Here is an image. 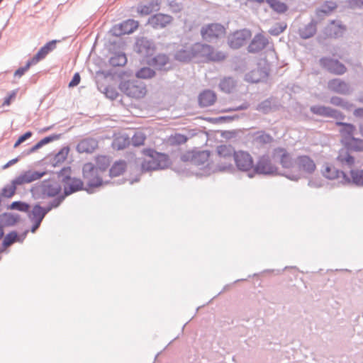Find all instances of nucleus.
Wrapping results in <instances>:
<instances>
[{
    "label": "nucleus",
    "mask_w": 363,
    "mask_h": 363,
    "mask_svg": "<svg viewBox=\"0 0 363 363\" xmlns=\"http://www.w3.org/2000/svg\"><path fill=\"white\" fill-rule=\"evenodd\" d=\"M138 25L139 23L137 21L128 19L119 25L115 26L112 31L117 36L130 34L138 28Z\"/></svg>",
    "instance_id": "2eb2a0df"
},
{
    "label": "nucleus",
    "mask_w": 363,
    "mask_h": 363,
    "mask_svg": "<svg viewBox=\"0 0 363 363\" xmlns=\"http://www.w3.org/2000/svg\"><path fill=\"white\" fill-rule=\"evenodd\" d=\"M219 86L221 91L230 93L235 87V82L232 78L225 77L220 81Z\"/></svg>",
    "instance_id": "58836bf2"
},
{
    "label": "nucleus",
    "mask_w": 363,
    "mask_h": 363,
    "mask_svg": "<svg viewBox=\"0 0 363 363\" xmlns=\"http://www.w3.org/2000/svg\"><path fill=\"white\" fill-rule=\"evenodd\" d=\"M346 27L340 23L332 21L324 29V34L327 38H337L342 36Z\"/></svg>",
    "instance_id": "a211bd4d"
},
{
    "label": "nucleus",
    "mask_w": 363,
    "mask_h": 363,
    "mask_svg": "<svg viewBox=\"0 0 363 363\" xmlns=\"http://www.w3.org/2000/svg\"><path fill=\"white\" fill-rule=\"evenodd\" d=\"M316 25V22L313 21L308 24L301 28L298 31L300 36L303 39L310 38L313 36L317 31Z\"/></svg>",
    "instance_id": "2f4dec72"
},
{
    "label": "nucleus",
    "mask_w": 363,
    "mask_h": 363,
    "mask_svg": "<svg viewBox=\"0 0 363 363\" xmlns=\"http://www.w3.org/2000/svg\"><path fill=\"white\" fill-rule=\"evenodd\" d=\"M345 146L350 151H363V140L351 138L348 141L345 142Z\"/></svg>",
    "instance_id": "c9c22d12"
},
{
    "label": "nucleus",
    "mask_w": 363,
    "mask_h": 363,
    "mask_svg": "<svg viewBox=\"0 0 363 363\" xmlns=\"http://www.w3.org/2000/svg\"><path fill=\"white\" fill-rule=\"evenodd\" d=\"M322 175L328 179H335L340 177L342 178V182L345 183L350 182V179L346 175V174L337 169L334 166L325 164L323 165L321 169Z\"/></svg>",
    "instance_id": "4468645a"
},
{
    "label": "nucleus",
    "mask_w": 363,
    "mask_h": 363,
    "mask_svg": "<svg viewBox=\"0 0 363 363\" xmlns=\"http://www.w3.org/2000/svg\"><path fill=\"white\" fill-rule=\"evenodd\" d=\"M329 90L340 94H348L350 86L347 83L340 79H333L328 82Z\"/></svg>",
    "instance_id": "4be33fe9"
},
{
    "label": "nucleus",
    "mask_w": 363,
    "mask_h": 363,
    "mask_svg": "<svg viewBox=\"0 0 363 363\" xmlns=\"http://www.w3.org/2000/svg\"><path fill=\"white\" fill-rule=\"evenodd\" d=\"M172 20L173 18L169 15L157 13L148 19V24L156 29L163 28L169 25Z\"/></svg>",
    "instance_id": "f3484780"
},
{
    "label": "nucleus",
    "mask_w": 363,
    "mask_h": 363,
    "mask_svg": "<svg viewBox=\"0 0 363 363\" xmlns=\"http://www.w3.org/2000/svg\"><path fill=\"white\" fill-rule=\"evenodd\" d=\"M257 72L253 71L252 72L251 74H249L247 76V79L251 82L257 83L259 81V78L255 77Z\"/></svg>",
    "instance_id": "bf43d9fd"
},
{
    "label": "nucleus",
    "mask_w": 363,
    "mask_h": 363,
    "mask_svg": "<svg viewBox=\"0 0 363 363\" xmlns=\"http://www.w3.org/2000/svg\"><path fill=\"white\" fill-rule=\"evenodd\" d=\"M235 163L238 169L244 172L250 170L254 167L252 156L247 152L238 151L235 155Z\"/></svg>",
    "instance_id": "ddd939ff"
},
{
    "label": "nucleus",
    "mask_w": 363,
    "mask_h": 363,
    "mask_svg": "<svg viewBox=\"0 0 363 363\" xmlns=\"http://www.w3.org/2000/svg\"><path fill=\"white\" fill-rule=\"evenodd\" d=\"M209 156L208 151H194V164L196 165L204 164L208 160Z\"/></svg>",
    "instance_id": "a19ab883"
},
{
    "label": "nucleus",
    "mask_w": 363,
    "mask_h": 363,
    "mask_svg": "<svg viewBox=\"0 0 363 363\" xmlns=\"http://www.w3.org/2000/svg\"><path fill=\"white\" fill-rule=\"evenodd\" d=\"M286 28L284 23H277L273 28L269 30V33L273 35H278L281 33Z\"/></svg>",
    "instance_id": "603ef678"
},
{
    "label": "nucleus",
    "mask_w": 363,
    "mask_h": 363,
    "mask_svg": "<svg viewBox=\"0 0 363 363\" xmlns=\"http://www.w3.org/2000/svg\"><path fill=\"white\" fill-rule=\"evenodd\" d=\"M57 42L56 40H53L47 43L38 50L35 55L30 59L32 62L35 65L39 61L44 59L51 51L55 49Z\"/></svg>",
    "instance_id": "393cba45"
},
{
    "label": "nucleus",
    "mask_w": 363,
    "mask_h": 363,
    "mask_svg": "<svg viewBox=\"0 0 363 363\" xmlns=\"http://www.w3.org/2000/svg\"><path fill=\"white\" fill-rule=\"evenodd\" d=\"M98 147V141L91 138L82 140L77 146L80 153H91Z\"/></svg>",
    "instance_id": "b1692460"
},
{
    "label": "nucleus",
    "mask_w": 363,
    "mask_h": 363,
    "mask_svg": "<svg viewBox=\"0 0 363 363\" xmlns=\"http://www.w3.org/2000/svg\"><path fill=\"white\" fill-rule=\"evenodd\" d=\"M216 94L211 90H205L199 96V105L202 107H207L213 105L216 101Z\"/></svg>",
    "instance_id": "c756f323"
},
{
    "label": "nucleus",
    "mask_w": 363,
    "mask_h": 363,
    "mask_svg": "<svg viewBox=\"0 0 363 363\" xmlns=\"http://www.w3.org/2000/svg\"><path fill=\"white\" fill-rule=\"evenodd\" d=\"M17 95V90H13L9 94L8 96H6L5 99H4V101L3 102V106H9L11 103V101L15 99L16 96Z\"/></svg>",
    "instance_id": "5fc2aeb1"
},
{
    "label": "nucleus",
    "mask_w": 363,
    "mask_h": 363,
    "mask_svg": "<svg viewBox=\"0 0 363 363\" xmlns=\"http://www.w3.org/2000/svg\"><path fill=\"white\" fill-rule=\"evenodd\" d=\"M29 208L30 206L28 204L21 201H14L9 206L10 209H15L22 212L28 211Z\"/></svg>",
    "instance_id": "09e8293b"
},
{
    "label": "nucleus",
    "mask_w": 363,
    "mask_h": 363,
    "mask_svg": "<svg viewBox=\"0 0 363 363\" xmlns=\"http://www.w3.org/2000/svg\"><path fill=\"white\" fill-rule=\"evenodd\" d=\"M60 204V201L52 203L51 206L48 208H43L39 205L33 206L32 211L29 213V218L33 223L31 228V232L35 233V230L39 228L42 220L45 216L52 209V208L57 207Z\"/></svg>",
    "instance_id": "6e6552de"
},
{
    "label": "nucleus",
    "mask_w": 363,
    "mask_h": 363,
    "mask_svg": "<svg viewBox=\"0 0 363 363\" xmlns=\"http://www.w3.org/2000/svg\"><path fill=\"white\" fill-rule=\"evenodd\" d=\"M257 1L259 3L264 1V0ZM265 1L269 4L270 8L277 13H283L288 9L287 5L279 0H265Z\"/></svg>",
    "instance_id": "473e14b6"
},
{
    "label": "nucleus",
    "mask_w": 363,
    "mask_h": 363,
    "mask_svg": "<svg viewBox=\"0 0 363 363\" xmlns=\"http://www.w3.org/2000/svg\"><path fill=\"white\" fill-rule=\"evenodd\" d=\"M188 140V138L180 133H175L171 135L167 138V143L171 145H179L184 144Z\"/></svg>",
    "instance_id": "ea45409f"
},
{
    "label": "nucleus",
    "mask_w": 363,
    "mask_h": 363,
    "mask_svg": "<svg viewBox=\"0 0 363 363\" xmlns=\"http://www.w3.org/2000/svg\"><path fill=\"white\" fill-rule=\"evenodd\" d=\"M83 177L90 187H99L103 185V174L95 168V166L91 163H86L83 167Z\"/></svg>",
    "instance_id": "423d86ee"
},
{
    "label": "nucleus",
    "mask_w": 363,
    "mask_h": 363,
    "mask_svg": "<svg viewBox=\"0 0 363 363\" xmlns=\"http://www.w3.org/2000/svg\"><path fill=\"white\" fill-rule=\"evenodd\" d=\"M21 143H22L21 142H18V139L17 140V141L15 143L13 147L16 148Z\"/></svg>",
    "instance_id": "774afa93"
},
{
    "label": "nucleus",
    "mask_w": 363,
    "mask_h": 363,
    "mask_svg": "<svg viewBox=\"0 0 363 363\" xmlns=\"http://www.w3.org/2000/svg\"><path fill=\"white\" fill-rule=\"evenodd\" d=\"M195 52L199 53V59L206 62H221L226 57L225 52L218 50L214 47L204 43H195Z\"/></svg>",
    "instance_id": "f03ea898"
},
{
    "label": "nucleus",
    "mask_w": 363,
    "mask_h": 363,
    "mask_svg": "<svg viewBox=\"0 0 363 363\" xmlns=\"http://www.w3.org/2000/svg\"><path fill=\"white\" fill-rule=\"evenodd\" d=\"M175 58L182 62H187L193 58H199V53L195 52V44L190 48L178 50L175 55Z\"/></svg>",
    "instance_id": "cd10ccee"
},
{
    "label": "nucleus",
    "mask_w": 363,
    "mask_h": 363,
    "mask_svg": "<svg viewBox=\"0 0 363 363\" xmlns=\"http://www.w3.org/2000/svg\"><path fill=\"white\" fill-rule=\"evenodd\" d=\"M146 140V135L142 132H136L132 138V143L134 146H140L144 145Z\"/></svg>",
    "instance_id": "de8ad7c7"
},
{
    "label": "nucleus",
    "mask_w": 363,
    "mask_h": 363,
    "mask_svg": "<svg viewBox=\"0 0 363 363\" xmlns=\"http://www.w3.org/2000/svg\"><path fill=\"white\" fill-rule=\"evenodd\" d=\"M105 94L111 99H115L118 96V92L112 87H107Z\"/></svg>",
    "instance_id": "4d7b16f0"
},
{
    "label": "nucleus",
    "mask_w": 363,
    "mask_h": 363,
    "mask_svg": "<svg viewBox=\"0 0 363 363\" xmlns=\"http://www.w3.org/2000/svg\"><path fill=\"white\" fill-rule=\"evenodd\" d=\"M4 235V230L2 226L0 225V240L2 238Z\"/></svg>",
    "instance_id": "338daca9"
},
{
    "label": "nucleus",
    "mask_w": 363,
    "mask_h": 363,
    "mask_svg": "<svg viewBox=\"0 0 363 363\" xmlns=\"http://www.w3.org/2000/svg\"><path fill=\"white\" fill-rule=\"evenodd\" d=\"M146 63L154 67L155 69H165L166 66L169 63V59L164 54H159L154 57L147 60Z\"/></svg>",
    "instance_id": "bb28decb"
},
{
    "label": "nucleus",
    "mask_w": 363,
    "mask_h": 363,
    "mask_svg": "<svg viewBox=\"0 0 363 363\" xmlns=\"http://www.w3.org/2000/svg\"><path fill=\"white\" fill-rule=\"evenodd\" d=\"M31 135H32L31 132H26V133H24L23 135H22L21 136H20L18 138V142L23 143L26 140L28 139Z\"/></svg>",
    "instance_id": "680f3d73"
},
{
    "label": "nucleus",
    "mask_w": 363,
    "mask_h": 363,
    "mask_svg": "<svg viewBox=\"0 0 363 363\" xmlns=\"http://www.w3.org/2000/svg\"><path fill=\"white\" fill-rule=\"evenodd\" d=\"M155 72L154 69L144 67L138 69L135 73V77L138 79H152L155 76Z\"/></svg>",
    "instance_id": "4c0bfd02"
},
{
    "label": "nucleus",
    "mask_w": 363,
    "mask_h": 363,
    "mask_svg": "<svg viewBox=\"0 0 363 363\" xmlns=\"http://www.w3.org/2000/svg\"><path fill=\"white\" fill-rule=\"evenodd\" d=\"M330 103L335 106H340V107H342V108H347V109H348L352 106V104L344 101L342 99L337 97V96L332 97L330 99Z\"/></svg>",
    "instance_id": "8fccbe9b"
},
{
    "label": "nucleus",
    "mask_w": 363,
    "mask_h": 363,
    "mask_svg": "<svg viewBox=\"0 0 363 363\" xmlns=\"http://www.w3.org/2000/svg\"><path fill=\"white\" fill-rule=\"evenodd\" d=\"M313 113L334 118H343L344 116L338 111L331 108L330 107L323 106H314L311 108Z\"/></svg>",
    "instance_id": "412c9836"
},
{
    "label": "nucleus",
    "mask_w": 363,
    "mask_h": 363,
    "mask_svg": "<svg viewBox=\"0 0 363 363\" xmlns=\"http://www.w3.org/2000/svg\"><path fill=\"white\" fill-rule=\"evenodd\" d=\"M350 175L352 182L360 186H363V169L362 170H351Z\"/></svg>",
    "instance_id": "49530a36"
},
{
    "label": "nucleus",
    "mask_w": 363,
    "mask_h": 363,
    "mask_svg": "<svg viewBox=\"0 0 363 363\" xmlns=\"http://www.w3.org/2000/svg\"><path fill=\"white\" fill-rule=\"evenodd\" d=\"M45 174V172H38L31 170L26 171L15 179V184L18 185L28 184L40 179Z\"/></svg>",
    "instance_id": "aec40b11"
},
{
    "label": "nucleus",
    "mask_w": 363,
    "mask_h": 363,
    "mask_svg": "<svg viewBox=\"0 0 363 363\" xmlns=\"http://www.w3.org/2000/svg\"><path fill=\"white\" fill-rule=\"evenodd\" d=\"M70 167L63 168L59 173V177H62V181L65 183V192L69 195L73 192L79 191L83 187V182L79 179L71 178Z\"/></svg>",
    "instance_id": "0eeeda50"
},
{
    "label": "nucleus",
    "mask_w": 363,
    "mask_h": 363,
    "mask_svg": "<svg viewBox=\"0 0 363 363\" xmlns=\"http://www.w3.org/2000/svg\"><path fill=\"white\" fill-rule=\"evenodd\" d=\"M274 157L279 160L284 168L293 167V161L290 154L283 148H277L274 150Z\"/></svg>",
    "instance_id": "a878e982"
},
{
    "label": "nucleus",
    "mask_w": 363,
    "mask_h": 363,
    "mask_svg": "<svg viewBox=\"0 0 363 363\" xmlns=\"http://www.w3.org/2000/svg\"><path fill=\"white\" fill-rule=\"evenodd\" d=\"M336 160L340 166L343 169H350L355 163L354 157L345 146L339 150Z\"/></svg>",
    "instance_id": "dca6fc26"
},
{
    "label": "nucleus",
    "mask_w": 363,
    "mask_h": 363,
    "mask_svg": "<svg viewBox=\"0 0 363 363\" xmlns=\"http://www.w3.org/2000/svg\"><path fill=\"white\" fill-rule=\"evenodd\" d=\"M255 171L258 174H269L276 171L268 157H262L254 167Z\"/></svg>",
    "instance_id": "5701e85b"
},
{
    "label": "nucleus",
    "mask_w": 363,
    "mask_h": 363,
    "mask_svg": "<svg viewBox=\"0 0 363 363\" xmlns=\"http://www.w3.org/2000/svg\"><path fill=\"white\" fill-rule=\"evenodd\" d=\"M194 150L188 151L182 155V160L184 162L190 161L194 164Z\"/></svg>",
    "instance_id": "6e6d98bb"
},
{
    "label": "nucleus",
    "mask_w": 363,
    "mask_h": 363,
    "mask_svg": "<svg viewBox=\"0 0 363 363\" xmlns=\"http://www.w3.org/2000/svg\"><path fill=\"white\" fill-rule=\"evenodd\" d=\"M160 2L157 0H152L147 4H140L137 8V11L143 16L150 14L153 11L159 10Z\"/></svg>",
    "instance_id": "c85d7f7f"
},
{
    "label": "nucleus",
    "mask_w": 363,
    "mask_h": 363,
    "mask_svg": "<svg viewBox=\"0 0 363 363\" xmlns=\"http://www.w3.org/2000/svg\"><path fill=\"white\" fill-rule=\"evenodd\" d=\"M336 124L341 126L340 132L345 139L349 138L350 140L351 138H353L352 135L355 131V127L353 125L342 122H337Z\"/></svg>",
    "instance_id": "72a5a7b5"
},
{
    "label": "nucleus",
    "mask_w": 363,
    "mask_h": 363,
    "mask_svg": "<svg viewBox=\"0 0 363 363\" xmlns=\"http://www.w3.org/2000/svg\"><path fill=\"white\" fill-rule=\"evenodd\" d=\"M79 82H80V76L78 73H76L74 75L72 81L69 82V86H75L79 83Z\"/></svg>",
    "instance_id": "13d9d810"
},
{
    "label": "nucleus",
    "mask_w": 363,
    "mask_h": 363,
    "mask_svg": "<svg viewBox=\"0 0 363 363\" xmlns=\"http://www.w3.org/2000/svg\"><path fill=\"white\" fill-rule=\"evenodd\" d=\"M235 152L231 145H220L216 148L218 165L220 169L225 170L233 167V160H235Z\"/></svg>",
    "instance_id": "39448f33"
},
{
    "label": "nucleus",
    "mask_w": 363,
    "mask_h": 363,
    "mask_svg": "<svg viewBox=\"0 0 363 363\" xmlns=\"http://www.w3.org/2000/svg\"><path fill=\"white\" fill-rule=\"evenodd\" d=\"M319 62L322 67L335 75H342L346 73L347 70L344 64L337 60L330 57H322Z\"/></svg>",
    "instance_id": "9b49d317"
},
{
    "label": "nucleus",
    "mask_w": 363,
    "mask_h": 363,
    "mask_svg": "<svg viewBox=\"0 0 363 363\" xmlns=\"http://www.w3.org/2000/svg\"><path fill=\"white\" fill-rule=\"evenodd\" d=\"M143 154L149 158L142 162L141 167L144 171L162 169L171 164L169 157L165 153L158 152L151 148H146L143 150Z\"/></svg>",
    "instance_id": "f257e3e1"
},
{
    "label": "nucleus",
    "mask_w": 363,
    "mask_h": 363,
    "mask_svg": "<svg viewBox=\"0 0 363 363\" xmlns=\"http://www.w3.org/2000/svg\"><path fill=\"white\" fill-rule=\"evenodd\" d=\"M238 108H229L224 109L222 111L223 112H230V111H235V110H238Z\"/></svg>",
    "instance_id": "69168bd1"
},
{
    "label": "nucleus",
    "mask_w": 363,
    "mask_h": 363,
    "mask_svg": "<svg viewBox=\"0 0 363 363\" xmlns=\"http://www.w3.org/2000/svg\"><path fill=\"white\" fill-rule=\"evenodd\" d=\"M354 115L359 116L362 113H363V108H358L354 111Z\"/></svg>",
    "instance_id": "0e129e2a"
},
{
    "label": "nucleus",
    "mask_w": 363,
    "mask_h": 363,
    "mask_svg": "<svg viewBox=\"0 0 363 363\" xmlns=\"http://www.w3.org/2000/svg\"><path fill=\"white\" fill-rule=\"evenodd\" d=\"M129 144L128 138L125 136H118L115 138L113 146L117 150H122Z\"/></svg>",
    "instance_id": "c03bdc74"
},
{
    "label": "nucleus",
    "mask_w": 363,
    "mask_h": 363,
    "mask_svg": "<svg viewBox=\"0 0 363 363\" xmlns=\"http://www.w3.org/2000/svg\"><path fill=\"white\" fill-rule=\"evenodd\" d=\"M252 37L248 29L236 30L228 36V43L231 48L237 49L244 45Z\"/></svg>",
    "instance_id": "1a4fd4ad"
},
{
    "label": "nucleus",
    "mask_w": 363,
    "mask_h": 363,
    "mask_svg": "<svg viewBox=\"0 0 363 363\" xmlns=\"http://www.w3.org/2000/svg\"><path fill=\"white\" fill-rule=\"evenodd\" d=\"M126 168V163L124 161L120 160L116 162L109 170V175L111 177H116L123 174Z\"/></svg>",
    "instance_id": "f704fd0d"
},
{
    "label": "nucleus",
    "mask_w": 363,
    "mask_h": 363,
    "mask_svg": "<svg viewBox=\"0 0 363 363\" xmlns=\"http://www.w3.org/2000/svg\"><path fill=\"white\" fill-rule=\"evenodd\" d=\"M110 64L113 66H123L127 62V58L124 53L115 54L110 59Z\"/></svg>",
    "instance_id": "37998d69"
},
{
    "label": "nucleus",
    "mask_w": 363,
    "mask_h": 363,
    "mask_svg": "<svg viewBox=\"0 0 363 363\" xmlns=\"http://www.w3.org/2000/svg\"><path fill=\"white\" fill-rule=\"evenodd\" d=\"M15 179L9 185L6 186L2 190V196L6 198H11L16 193V186Z\"/></svg>",
    "instance_id": "a18cd8bd"
},
{
    "label": "nucleus",
    "mask_w": 363,
    "mask_h": 363,
    "mask_svg": "<svg viewBox=\"0 0 363 363\" xmlns=\"http://www.w3.org/2000/svg\"><path fill=\"white\" fill-rule=\"evenodd\" d=\"M135 49L138 54L145 59V61L153 55L156 50L154 44L145 38L138 39Z\"/></svg>",
    "instance_id": "f8f14e48"
},
{
    "label": "nucleus",
    "mask_w": 363,
    "mask_h": 363,
    "mask_svg": "<svg viewBox=\"0 0 363 363\" xmlns=\"http://www.w3.org/2000/svg\"><path fill=\"white\" fill-rule=\"evenodd\" d=\"M18 240V236L16 232L13 231V232L9 233L4 238L3 243H2L3 249L1 250V252H3L7 247H9V246H11L12 244H13L14 242H16Z\"/></svg>",
    "instance_id": "79ce46f5"
},
{
    "label": "nucleus",
    "mask_w": 363,
    "mask_h": 363,
    "mask_svg": "<svg viewBox=\"0 0 363 363\" xmlns=\"http://www.w3.org/2000/svg\"><path fill=\"white\" fill-rule=\"evenodd\" d=\"M294 167L301 174H311L316 169L315 162L308 155L298 156Z\"/></svg>",
    "instance_id": "9d476101"
},
{
    "label": "nucleus",
    "mask_w": 363,
    "mask_h": 363,
    "mask_svg": "<svg viewBox=\"0 0 363 363\" xmlns=\"http://www.w3.org/2000/svg\"><path fill=\"white\" fill-rule=\"evenodd\" d=\"M57 137L55 136V135H53V136H49V137H45L43 139H42L41 140H40L36 145H35L30 150V152H33L35 150H37L38 148L41 147L42 146H43L45 144H48L50 142L57 139Z\"/></svg>",
    "instance_id": "3c124183"
},
{
    "label": "nucleus",
    "mask_w": 363,
    "mask_h": 363,
    "mask_svg": "<svg viewBox=\"0 0 363 363\" xmlns=\"http://www.w3.org/2000/svg\"><path fill=\"white\" fill-rule=\"evenodd\" d=\"M119 89L124 94L135 99L144 98L147 92L146 85L137 80L123 81Z\"/></svg>",
    "instance_id": "7ed1b4c3"
},
{
    "label": "nucleus",
    "mask_w": 363,
    "mask_h": 363,
    "mask_svg": "<svg viewBox=\"0 0 363 363\" xmlns=\"http://www.w3.org/2000/svg\"><path fill=\"white\" fill-rule=\"evenodd\" d=\"M18 161V158H15V159H13L10 161H9L6 164H5L4 166H3V169H7L8 167H9L10 166L16 164L17 162Z\"/></svg>",
    "instance_id": "e2e57ef3"
},
{
    "label": "nucleus",
    "mask_w": 363,
    "mask_h": 363,
    "mask_svg": "<svg viewBox=\"0 0 363 363\" xmlns=\"http://www.w3.org/2000/svg\"><path fill=\"white\" fill-rule=\"evenodd\" d=\"M226 28L218 23H211L201 27L200 33L203 40L208 42H214L223 38L226 35Z\"/></svg>",
    "instance_id": "20e7f679"
},
{
    "label": "nucleus",
    "mask_w": 363,
    "mask_h": 363,
    "mask_svg": "<svg viewBox=\"0 0 363 363\" xmlns=\"http://www.w3.org/2000/svg\"><path fill=\"white\" fill-rule=\"evenodd\" d=\"M68 152H69V150L68 149H66V150H62V151H60L57 155H56V157L58 159V160H60V158H62V160H65L68 154Z\"/></svg>",
    "instance_id": "052dcab7"
},
{
    "label": "nucleus",
    "mask_w": 363,
    "mask_h": 363,
    "mask_svg": "<svg viewBox=\"0 0 363 363\" xmlns=\"http://www.w3.org/2000/svg\"><path fill=\"white\" fill-rule=\"evenodd\" d=\"M269 44V40L262 33L255 35L248 46L250 52H258L264 50Z\"/></svg>",
    "instance_id": "6ab92c4d"
},
{
    "label": "nucleus",
    "mask_w": 363,
    "mask_h": 363,
    "mask_svg": "<svg viewBox=\"0 0 363 363\" xmlns=\"http://www.w3.org/2000/svg\"><path fill=\"white\" fill-rule=\"evenodd\" d=\"M43 192L48 196H55L61 191V186L54 181H45L42 185Z\"/></svg>",
    "instance_id": "7c9ffc66"
},
{
    "label": "nucleus",
    "mask_w": 363,
    "mask_h": 363,
    "mask_svg": "<svg viewBox=\"0 0 363 363\" xmlns=\"http://www.w3.org/2000/svg\"><path fill=\"white\" fill-rule=\"evenodd\" d=\"M111 163L110 158L104 155H99L96 157L95 168L98 169L100 172H105Z\"/></svg>",
    "instance_id": "e433bc0d"
},
{
    "label": "nucleus",
    "mask_w": 363,
    "mask_h": 363,
    "mask_svg": "<svg viewBox=\"0 0 363 363\" xmlns=\"http://www.w3.org/2000/svg\"><path fill=\"white\" fill-rule=\"evenodd\" d=\"M35 65L34 63L32 62V61L30 60L26 65L25 67H20L18 68L14 73V75L16 77H21V76H23L25 72L28 70V69L30 68V67L31 65Z\"/></svg>",
    "instance_id": "864d4df0"
}]
</instances>
